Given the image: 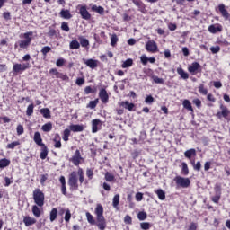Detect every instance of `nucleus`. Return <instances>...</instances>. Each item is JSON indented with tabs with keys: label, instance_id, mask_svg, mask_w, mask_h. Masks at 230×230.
Segmentation results:
<instances>
[{
	"label": "nucleus",
	"instance_id": "69168bd1",
	"mask_svg": "<svg viewBox=\"0 0 230 230\" xmlns=\"http://www.w3.org/2000/svg\"><path fill=\"white\" fill-rule=\"evenodd\" d=\"M136 200H137V202H141V200H143V193H141V192L137 193Z\"/></svg>",
	"mask_w": 230,
	"mask_h": 230
},
{
	"label": "nucleus",
	"instance_id": "6e6552de",
	"mask_svg": "<svg viewBox=\"0 0 230 230\" xmlns=\"http://www.w3.org/2000/svg\"><path fill=\"white\" fill-rule=\"evenodd\" d=\"M188 71L190 75H197V73H200L202 71V67L200 66V64L194 62L188 67Z\"/></svg>",
	"mask_w": 230,
	"mask_h": 230
},
{
	"label": "nucleus",
	"instance_id": "a211bd4d",
	"mask_svg": "<svg viewBox=\"0 0 230 230\" xmlns=\"http://www.w3.org/2000/svg\"><path fill=\"white\" fill-rule=\"evenodd\" d=\"M40 114H42L43 118H45L46 119H49V118H51V111H49V109L48 108H42L40 111Z\"/></svg>",
	"mask_w": 230,
	"mask_h": 230
},
{
	"label": "nucleus",
	"instance_id": "9d476101",
	"mask_svg": "<svg viewBox=\"0 0 230 230\" xmlns=\"http://www.w3.org/2000/svg\"><path fill=\"white\" fill-rule=\"evenodd\" d=\"M146 49L149 53H155L157 51V43H155L154 40H149L146 44Z\"/></svg>",
	"mask_w": 230,
	"mask_h": 230
},
{
	"label": "nucleus",
	"instance_id": "473e14b6",
	"mask_svg": "<svg viewBox=\"0 0 230 230\" xmlns=\"http://www.w3.org/2000/svg\"><path fill=\"white\" fill-rule=\"evenodd\" d=\"M58 213V210H57V208H53L50 211V222H55V220H57Z\"/></svg>",
	"mask_w": 230,
	"mask_h": 230
},
{
	"label": "nucleus",
	"instance_id": "5701e85b",
	"mask_svg": "<svg viewBox=\"0 0 230 230\" xmlns=\"http://www.w3.org/2000/svg\"><path fill=\"white\" fill-rule=\"evenodd\" d=\"M208 31L210 33H218V31H222V27L221 26L210 25L208 27Z\"/></svg>",
	"mask_w": 230,
	"mask_h": 230
},
{
	"label": "nucleus",
	"instance_id": "680f3d73",
	"mask_svg": "<svg viewBox=\"0 0 230 230\" xmlns=\"http://www.w3.org/2000/svg\"><path fill=\"white\" fill-rule=\"evenodd\" d=\"M140 226H141V229L148 230L150 229V223H141Z\"/></svg>",
	"mask_w": 230,
	"mask_h": 230
},
{
	"label": "nucleus",
	"instance_id": "09e8293b",
	"mask_svg": "<svg viewBox=\"0 0 230 230\" xmlns=\"http://www.w3.org/2000/svg\"><path fill=\"white\" fill-rule=\"evenodd\" d=\"M138 220H146V212H139L137 214Z\"/></svg>",
	"mask_w": 230,
	"mask_h": 230
},
{
	"label": "nucleus",
	"instance_id": "6e6d98bb",
	"mask_svg": "<svg viewBox=\"0 0 230 230\" xmlns=\"http://www.w3.org/2000/svg\"><path fill=\"white\" fill-rule=\"evenodd\" d=\"M140 60L143 66H146L148 64V58L145 55L141 56Z\"/></svg>",
	"mask_w": 230,
	"mask_h": 230
},
{
	"label": "nucleus",
	"instance_id": "49530a36",
	"mask_svg": "<svg viewBox=\"0 0 230 230\" xmlns=\"http://www.w3.org/2000/svg\"><path fill=\"white\" fill-rule=\"evenodd\" d=\"M33 109H34L33 104H30L28 106L27 111H26L27 116H31V114H33Z\"/></svg>",
	"mask_w": 230,
	"mask_h": 230
},
{
	"label": "nucleus",
	"instance_id": "c9c22d12",
	"mask_svg": "<svg viewBox=\"0 0 230 230\" xmlns=\"http://www.w3.org/2000/svg\"><path fill=\"white\" fill-rule=\"evenodd\" d=\"M69 136H71V130L65 129L63 133V141H69Z\"/></svg>",
	"mask_w": 230,
	"mask_h": 230
},
{
	"label": "nucleus",
	"instance_id": "6ab92c4d",
	"mask_svg": "<svg viewBox=\"0 0 230 230\" xmlns=\"http://www.w3.org/2000/svg\"><path fill=\"white\" fill-rule=\"evenodd\" d=\"M177 73L183 80H188V78H190V75L184 72V69H182L181 67L177 68Z\"/></svg>",
	"mask_w": 230,
	"mask_h": 230
},
{
	"label": "nucleus",
	"instance_id": "de8ad7c7",
	"mask_svg": "<svg viewBox=\"0 0 230 230\" xmlns=\"http://www.w3.org/2000/svg\"><path fill=\"white\" fill-rule=\"evenodd\" d=\"M16 131L18 136H22V134H24V127H22V125H18Z\"/></svg>",
	"mask_w": 230,
	"mask_h": 230
},
{
	"label": "nucleus",
	"instance_id": "e433bc0d",
	"mask_svg": "<svg viewBox=\"0 0 230 230\" xmlns=\"http://www.w3.org/2000/svg\"><path fill=\"white\" fill-rule=\"evenodd\" d=\"M181 166H182L181 172L183 173V175H188L190 173V170L188 169V164L183 162L181 164Z\"/></svg>",
	"mask_w": 230,
	"mask_h": 230
},
{
	"label": "nucleus",
	"instance_id": "a19ab883",
	"mask_svg": "<svg viewBox=\"0 0 230 230\" xmlns=\"http://www.w3.org/2000/svg\"><path fill=\"white\" fill-rule=\"evenodd\" d=\"M77 175L79 176L80 183H84V170H82V168L78 169Z\"/></svg>",
	"mask_w": 230,
	"mask_h": 230
},
{
	"label": "nucleus",
	"instance_id": "5fc2aeb1",
	"mask_svg": "<svg viewBox=\"0 0 230 230\" xmlns=\"http://www.w3.org/2000/svg\"><path fill=\"white\" fill-rule=\"evenodd\" d=\"M66 64V60L64 58L58 59L56 65L58 67H62Z\"/></svg>",
	"mask_w": 230,
	"mask_h": 230
},
{
	"label": "nucleus",
	"instance_id": "bf43d9fd",
	"mask_svg": "<svg viewBox=\"0 0 230 230\" xmlns=\"http://www.w3.org/2000/svg\"><path fill=\"white\" fill-rule=\"evenodd\" d=\"M193 103L194 105H196V107H198V109H200L202 105V102L200 101V99H194Z\"/></svg>",
	"mask_w": 230,
	"mask_h": 230
},
{
	"label": "nucleus",
	"instance_id": "4c0bfd02",
	"mask_svg": "<svg viewBox=\"0 0 230 230\" xmlns=\"http://www.w3.org/2000/svg\"><path fill=\"white\" fill-rule=\"evenodd\" d=\"M112 205H113V208L119 206V194H117L114 196Z\"/></svg>",
	"mask_w": 230,
	"mask_h": 230
},
{
	"label": "nucleus",
	"instance_id": "774afa93",
	"mask_svg": "<svg viewBox=\"0 0 230 230\" xmlns=\"http://www.w3.org/2000/svg\"><path fill=\"white\" fill-rule=\"evenodd\" d=\"M86 175L89 179H93V169H87Z\"/></svg>",
	"mask_w": 230,
	"mask_h": 230
},
{
	"label": "nucleus",
	"instance_id": "e2e57ef3",
	"mask_svg": "<svg viewBox=\"0 0 230 230\" xmlns=\"http://www.w3.org/2000/svg\"><path fill=\"white\" fill-rule=\"evenodd\" d=\"M210 51H211L212 53H214V54H217V53H218V51H220V47H218V46L211 47V48H210Z\"/></svg>",
	"mask_w": 230,
	"mask_h": 230
},
{
	"label": "nucleus",
	"instance_id": "39448f33",
	"mask_svg": "<svg viewBox=\"0 0 230 230\" xmlns=\"http://www.w3.org/2000/svg\"><path fill=\"white\" fill-rule=\"evenodd\" d=\"M68 184L71 190H78V178L76 175V172H72L69 175Z\"/></svg>",
	"mask_w": 230,
	"mask_h": 230
},
{
	"label": "nucleus",
	"instance_id": "412c9836",
	"mask_svg": "<svg viewBox=\"0 0 230 230\" xmlns=\"http://www.w3.org/2000/svg\"><path fill=\"white\" fill-rule=\"evenodd\" d=\"M70 130L72 132H83L84 126H82V125H71L70 126Z\"/></svg>",
	"mask_w": 230,
	"mask_h": 230
},
{
	"label": "nucleus",
	"instance_id": "393cba45",
	"mask_svg": "<svg viewBox=\"0 0 230 230\" xmlns=\"http://www.w3.org/2000/svg\"><path fill=\"white\" fill-rule=\"evenodd\" d=\"M53 124L51 122H48L42 126L41 130H43V132H51Z\"/></svg>",
	"mask_w": 230,
	"mask_h": 230
},
{
	"label": "nucleus",
	"instance_id": "ea45409f",
	"mask_svg": "<svg viewBox=\"0 0 230 230\" xmlns=\"http://www.w3.org/2000/svg\"><path fill=\"white\" fill-rule=\"evenodd\" d=\"M96 105H98V99H95L94 101H91L87 107L89 109H96Z\"/></svg>",
	"mask_w": 230,
	"mask_h": 230
},
{
	"label": "nucleus",
	"instance_id": "c756f323",
	"mask_svg": "<svg viewBox=\"0 0 230 230\" xmlns=\"http://www.w3.org/2000/svg\"><path fill=\"white\" fill-rule=\"evenodd\" d=\"M32 213L36 218L40 217V208L37 205L32 206Z\"/></svg>",
	"mask_w": 230,
	"mask_h": 230
},
{
	"label": "nucleus",
	"instance_id": "f3484780",
	"mask_svg": "<svg viewBox=\"0 0 230 230\" xmlns=\"http://www.w3.org/2000/svg\"><path fill=\"white\" fill-rule=\"evenodd\" d=\"M60 17L62 19H71L73 15L69 12V10L62 9L61 12L59 13Z\"/></svg>",
	"mask_w": 230,
	"mask_h": 230
},
{
	"label": "nucleus",
	"instance_id": "4468645a",
	"mask_svg": "<svg viewBox=\"0 0 230 230\" xmlns=\"http://www.w3.org/2000/svg\"><path fill=\"white\" fill-rule=\"evenodd\" d=\"M34 143L38 145V146H44V143H42V137L39 131L34 133Z\"/></svg>",
	"mask_w": 230,
	"mask_h": 230
},
{
	"label": "nucleus",
	"instance_id": "4d7b16f0",
	"mask_svg": "<svg viewBox=\"0 0 230 230\" xmlns=\"http://www.w3.org/2000/svg\"><path fill=\"white\" fill-rule=\"evenodd\" d=\"M220 200V192L217 193L216 196L212 197V201L215 202V204H218Z\"/></svg>",
	"mask_w": 230,
	"mask_h": 230
},
{
	"label": "nucleus",
	"instance_id": "79ce46f5",
	"mask_svg": "<svg viewBox=\"0 0 230 230\" xmlns=\"http://www.w3.org/2000/svg\"><path fill=\"white\" fill-rule=\"evenodd\" d=\"M19 145H21V143L19 141H15L11 144H8L6 147L11 150H13V148H15V146H19Z\"/></svg>",
	"mask_w": 230,
	"mask_h": 230
},
{
	"label": "nucleus",
	"instance_id": "9b49d317",
	"mask_svg": "<svg viewBox=\"0 0 230 230\" xmlns=\"http://www.w3.org/2000/svg\"><path fill=\"white\" fill-rule=\"evenodd\" d=\"M99 97L101 98L102 103H108L109 94L107 93V90L102 88L99 92Z\"/></svg>",
	"mask_w": 230,
	"mask_h": 230
},
{
	"label": "nucleus",
	"instance_id": "c85d7f7f",
	"mask_svg": "<svg viewBox=\"0 0 230 230\" xmlns=\"http://www.w3.org/2000/svg\"><path fill=\"white\" fill-rule=\"evenodd\" d=\"M93 12H96L97 13H100L101 15H103V13L105 12V9L102 6L93 5L92 7Z\"/></svg>",
	"mask_w": 230,
	"mask_h": 230
},
{
	"label": "nucleus",
	"instance_id": "ddd939ff",
	"mask_svg": "<svg viewBox=\"0 0 230 230\" xmlns=\"http://www.w3.org/2000/svg\"><path fill=\"white\" fill-rule=\"evenodd\" d=\"M218 10H219L222 17H224L225 19H229V12H227L226 10V5L224 4H220L218 5Z\"/></svg>",
	"mask_w": 230,
	"mask_h": 230
},
{
	"label": "nucleus",
	"instance_id": "7ed1b4c3",
	"mask_svg": "<svg viewBox=\"0 0 230 230\" xmlns=\"http://www.w3.org/2000/svg\"><path fill=\"white\" fill-rule=\"evenodd\" d=\"M44 193L40 191V189H36L33 191V200L36 205H38L40 208H42L44 206Z\"/></svg>",
	"mask_w": 230,
	"mask_h": 230
},
{
	"label": "nucleus",
	"instance_id": "052dcab7",
	"mask_svg": "<svg viewBox=\"0 0 230 230\" xmlns=\"http://www.w3.org/2000/svg\"><path fill=\"white\" fill-rule=\"evenodd\" d=\"M193 168L194 170H197V172H200V168H202L200 162H197L196 164L193 163Z\"/></svg>",
	"mask_w": 230,
	"mask_h": 230
},
{
	"label": "nucleus",
	"instance_id": "f704fd0d",
	"mask_svg": "<svg viewBox=\"0 0 230 230\" xmlns=\"http://www.w3.org/2000/svg\"><path fill=\"white\" fill-rule=\"evenodd\" d=\"M118 44V35L112 34L111 36V45L114 48Z\"/></svg>",
	"mask_w": 230,
	"mask_h": 230
},
{
	"label": "nucleus",
	"instance_id": "f257e3e1",
	"mask_svg": "<svg viewBox=\"0 0 230 230\" xmlns=\"http://www.w3.org/2000/svg\"><path fill=\"white\" fill-rule=\"evenodd\" d=\"M96 220L91 213L86 212V218L89 224L94 226L96 224L98 229L105 230L107 227V221L105 220V217H103V207L102 205H97L95 208Z\"/></svg>",
	"mask_w": 230,
	"mask_h": 230
},
{
	"label": "nucleus",
	"instance_id": "864d4df0",
	"mask_svg": "<svg viewBox=\"0 0 230 230\" xmlns=\"http://www.w3.org/2000/svg\"><path fill=\"white\" fill-rule=\"evenodd\" d=\"M69 220H71V211L69 209H66L65 215V221L69 222Z\"/></svg>",
	"mask_w": 230,
	"mask_h": 230
},
{
	"label": "nucleus",
	"instance_id": "2f4dec72",
	"mask_svg": "<svg viewBox=\"0 0 230 230\" xmlns=\"http://www.w3.org/2000/svg\"><path fill=\"white\" fill-rule=\"evenodd\" d=\"M79 41H80L79 44H81L82 48H87V46H89V40L84 37H80Z\"/></svg>",
	"mask_w": 230,
	"mask_h": 230
},
{
	"label": "nucleus",
	"instance_id": "58836bf2",
	"mask_svg": "<svg viewBox=\"0 0 230 230\" xmlns=\"http://www.w3.org/2000/svg\"><path fill=\"white\" fill-rule=\"evenodd\" d=\"M13 71H14V73H21V71H22V65L15 64L13 67Z\"/></svg>",
	"mask_w": 230,
	"mask_h": 230
},
{
	"label": "nucleus",
	"instance_id": "338daca9",
	"mask_svg": "<svg viewBox=\"0 0 230 230\" xmlns=\"http://www.w3.org/2000/svg\"><path fill=\"white\" fill-rule=\"evenodd\" d=\"M199 226L197 225V223H191L190 226H189V230H197V227Z\"/></svg>",
	"mask_w": 230,
	"mask_h": 230
},
{
	"label": "nucleus",
	"instance_id": "b1692460",
	"mask_svg": "<svg viewBox=\"0 0 230 230\" xmlns=\"http://www.w3.org/2000/svg\"><path fill=\"white\" fill-rule=\"evenodd\" d=\"M155 193L160 200H164V199H166V193L164 192V190H163V189H158Z\"/></svg>",
	"mask_w": 230,
	"mask_h": 230
},
{
	"label": "nucleus",
	"instance_id": "72a5a7b5",
	"mask_svg": "<svg viewBox=\"0 0 230 230\" xmlns=\"http://www.w3.org/2000/svg\"><path fill=\"white\" fill-rule=\"evenodd\" d=\"M6 166H10V160L4 158L0 160V168H6Z\"/></svg>",
	"mask_w": 230,
	"mask_h": 230
},
{
	"label": "nucleus",
	"instance_id": "2eb2a0df",
	"mask_svg": "<svg viewBox=\"0 0 230 230\" xmlns=\"http://www.w3.org/2000/svg\"><path fill=\"white\" fill-rule=\"evenodd\" d=\"M99 125H102V120H100L99 119H95L92 120V132L93 134H96V132H98Z\"/></svg>",
	"mask_w": 230,
	"mask_h": 230
},
{
	"label": "nucleus",
	"instance_id": "cd10ccee",
	"mask_svg": "<svg viewBox=\"0 0 230 230\" xmlns=\"http://www.w3.org/2000/svg\"><path fill=\"white\" fill-rule=\"evenodd\" d=\"M70 49H80V42L76 40H73L70 42Z\"/></svg>",
	"mask_w": 230,
	"mask_h": 230
},
{
	"label": "nucleus",
	"instance_id": "bb28decb",
	"mask_svg": "<svg viewBox=\"0 0 230 230\" xmlns=\"http://www.w3.org/2000/svg\"><path fill=\"white\" fill-rule=\"evenodd\" d=\"M48 157V147L45 146H41V152H40V159H46Z\"/></svg>",
	"mask_w": 230,
	"mask_h": 230
},
{
	"label": "nucleus",
	"instance_id": "a878e982",
	"mask_svg": "<svg viewBox=\"0 0 230 230\" xmlns=\"http://www.w3.org/2000/svg\"><path fill=\"white\" fill-rule=\"evenodd\" d=\"M184 155L187 159H191V155H197V151L195 149H189L185 151Z\"/></svg>",
	"mask_w": 230,
	"mask_h": 230
},
{
	"label": "nucleus",
	"instance_id": "8fccbe9b",
	"mask_svg": "<svg viewBox=\"0 0 230 230\" xmlns=\"http://www.w3.org/2000/svg\"><path fill=\"white\" fill-rule=\"evenodd\" d=\"M146 103H147L148 105H152V103L155 102V99L153 98L152 95H148L146 99H145Z\"/></svg>",
	"mask_w": 230,
	"mask_h": 230
},
{
	"label": "nucleus",
	"instance_id": "37998d69",
	"mask_svg": "<svg viewBox=\"0 0 230 230\" xmlns=\"http://www.w3.org/2000/svg\"><path fill=\"white\" fill-rule=\"evenodd\" d=\"M199 92L200 93V94H203L204 96L208 94V89L204 88V84H200L199 86Z\"/></svg>",
	"mask_w": 230,
	"mask_h": 230
},
{
	"label": "nucleus",
	"instance_id": "4be33fe9",
	"mask_svg": "<svg viewBox=\"0 0 230 230\" xmlns=\"http://www.w3.org/2000/svg\"><path fill=\"white\" fill-rule=\"evenodd\" d=\"M182 105L184 109H187V111H190L191 112H193V107L191 106V102H190V100L185 99L182 102Z\"/></svg>",
	"mask_w": 230,
	"mask_h": 230
},
{
	"label": "nucleus",
	"instance_id": "603ef678",
	"mask_svg": "<svg viewBox=\"0 0 230 230\" xmlns=\"http://www.w3.org/2000/svg\"><path fill=\"white\" fill-rule=\"evenodd\" d=\"M61 30H63V31H69V25L67 24V22H62Z\"/></svg>",
	"mask_w": 230,
	"mask_h": 230
},
{
	"label": "nucleus",
	"instance_id": "20e7f679",
	"mask_svg": "<svg viewBox=\"0 0 230 230\" xmlns=\"http://www.w3.org/2000/svg\"><path fill=\"white\" fill-rule=\"evenodd\" d=\"M174 181H175L177 186H181V188H190V184H191L190 178H183L181 176H176L174 178Z\"/></svg>",
	"mask_w": 230,
	"mask_h": 230
},
{
	"label": "nucleus",
	"instance_id": "c03bdc74",
	"mask_svg": "<svg viewBox=\"0 0 230 230\" xmlns=\"http://www.w3.org/2000/svg\"><path fill=\"white\" fill-rule=\"evenodd\" d=\"M105 180L108 182H112V181H114V175L111 174V172H106L105 174Z\"/></svg>",
	"mask_w": 230,
	"mask_h": 230
},
{
	"label": "nucleus",
	"instance_id": "7c9ffc66",
	"mask_svg": "<svg viewBox=\"0 0 230 230\" xmlns=\"http://www.w3.org/2000/svg\"><path fill=\"white\" fill-rule=\"evenodd\" d=\"M122 107L128 109V111H132L134 109V103L128 102V101L121 102Z\"/></svg>",
	"mask_w": 230,
	"mask_h": 230
},
{
	"label": "nucleus",
	"instance_id": "aec40b11",
	"mask_svg": "<svg viewBox=\"0 0 230 230\" xmlns=\"http://www.w3.org/2000/svg\"><path fill=\"white\" fill-rule=\"evenodd\" d=\"M133 64H134V60H132V58H128L122 63L121 67L123 69H127V67H132Z\"/></svg>",
	"mask_w": 230,
	"mask_h": 230
},
{
	"label": "nucleus",
	"instance_id": "0e129e2a",
	"mask_svg": "<svg viewBox=\"0 0 230 230\" xmlns=\"http://www.w3.org/2000/svg\"><path fill=\"white\" fill-rule=\"evenodd\" d=\"M124 222H125V224H132V217L130 216L127 215L124 217Z\"/></svg>",
	"mask_w": 230,
	"mask_h": 230
},
{
	"label": "nucleus",
	"instance_id": "f8f14e48",
	"mask_svg": "<svg viewBox=\"0 0 230 230\" xmlns=\"http://www.w3.org/2000/svg\"><path fill=\"white\" fill-rule=\"evenodd\" d=\"M84 64L90 67L91 69H96V67H98V60H94V59H84Z\"/></svg>",
	"mask_w": 230,
	"mask_h": 230
},
{
	"label": "nucleus",
	"instance_id": "13d9d810",
	"mask_svg": "<svg viewBox=\"0 0 230 230\" xmlns=\"http://www.w3.org/2000/svg\"><path fill=\"white\" fill-rule=\"evenodd\" d=\"M55 142V148H62V142H60V140H57V137L54 139Z\"/></svg>",
	"mask_w": 230,
	"mask_h": 230
},
{
	"label": "nucleus",
	"instance_id": "3c124183",
	"mask_svg": "<svg viewBox=\"0 0 230 230\" xmlns=\"http://www.w3.org/2000/svg\"><path fill=\"white\" fill-rule=\"evenodd\" d=\"M49 51H51V49L49 46L43 47L41 49V53L44 56L48 55V53H49Z\"/></svg>",
	"mask_w": 230,
	"mask_h": 230
},
{
	"label": "nucleus",
	"instance_id": "dca6fc26",
	"mask_svg": "<svg viewBox=\"0 0 230 230\" xmlns=\"http://www.w3.org/2000/svg\"><path fill=\"white\" fill-rule=\"evenodd\" d=\"M23 222H24L26 227H30V226H33V224L37 223V219L31 217H25L23 218Z\"/></svg>",
	"mask_w": 230,
	"mask_h": 230
},
{
	"label": "nucleus",
	"instance_id": "423d86ee",
	"mask_svg": "<svg viewBox=\"0 0 230 230\" xmlns=\"http://www.w3.org/2000/svg\"><path fill=\"white\" fill-rule=\"evenodd\" d=\"M69 161L73 163L75 166H80V163L84 161V157H82L80 150H75V152L74 153L73 156L69 159Z\"/></svg>",
	"mask_w": 230,
	"mask_h": 230
},
{
	"label": "nucleus",
	"instance_id": "a18cd8bd",
	"mask_svg": "<svg viewBox=\"0 0 230 230\" xmlns=\"http://www.w3.org/2000/svg\"><path fill=\"white\" fill-rule=\"evenodd\" d=\"M56 78H60L61 80L67 81L69 80V77L66 75H64L60 72L57 75Z\"/></svg>",
	"mask_w": 230,
	"mask_h": 230
},
{
	"label": "nucleus",
	"instance_id": "0eeeda50",
	"mask_svg": "<svg viewBox=\"0 0 230 230\" xmlns=\"http://www.w3.org/2000/svg\"><path fill=\"white\" fill-rule=\"evenodd\" d=\"M77 8L82 19H84V21H90L91 13L87 11V7L85 5H78Z\"/></svg>",
	"mask_w": 230,
	"mask_h": 230
},
{
	"label": "nucleus",
	"instance_id": "f03ea898",
	"mask_svg": "<svg viewBox=\"0 0 230 230\" xmlns=\"http://www.w3.org/2000/svg\"><path fill=\"white\" fill-rule=\"evenodd\" d=\"M33 37V31H29V32H25L23 34V38L25 39L24 40H20L18 42L19 44V47L22 49H27V48L30 47V44H31V40H32V38Z\"/></svg>",
	"mask_w": 230,
	"mask_h": 230
},
{
	"label": "nucleus",
	"instance_id": "1a4fd4ad",
	"mask_svg": "<svg viewBox=\"0 0 230 230\" xmlns=\"http://www.w3.org/2000/svg\"><path fill=\"white\" fill-rule=\"evenodd\" d=\"M220 109H221V112H217V117L220 119L222 118H225V119H227V118L229 117L230 111L227 109V107L224 106V105H220Z\"/></svg>",
	"mask_w": 230,
	"mask_h": 230
}]
</instances>
